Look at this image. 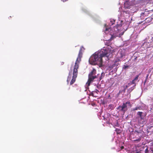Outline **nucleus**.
<instances>
[{
	"mask_svg": "<svg viewBox=\"0 0 153 153\" xmlns=\"http://www.w3.org/2000/svg\"><path fill=\"white\" fill-rule=\"evenodd\" d=\"M105 56V49L104 47L101 49L99 53H95L93 54L89 59V63L92 65H102V57Z\"/></svg>",
	"mask_w": 153,
	"mask_h": 153,
	"instance_id": "1",
	"label": "nucleus"
},
{
	"mask_svg": "<svg viewBox=\"0 0 153 153\" xmlns=\"http://www.w3.org/2000/svg\"><path fill=\"white\" fill-rule=\"evenodd\" d=\"M83 47H82L79 52L78 56L75 63L74 67V69L73 73V76L72 79L70 82V85H72L75 82L78 74V69L79 68V64L81 60V58L82 56V52Z\"/></svg>",
	"mask_w": 153,
	"mask_h": 153,
	"instance_id": "2",
	"label": "nucleus"
},
{
	"mask_svg": "<svg viewBox=\"0 0 153 153\" xmlns=\"http://www.w3.org/2000/svg\"><path fill=\"white\" fill-rule=\"evenodd\" d=\"M106 34L107 33L106 36H110V38H107V39L106 40L111 41L115 38V36L112 34V30H111V27L109 26H106Z\"/></svg>",
	"mask_w": 153,
	"mask_h": 153,
	"instance_id": "3",
	"label": "nucleus"
},
{
	"mask_svg": "<svg viewBox=\"0 0 153 153\" xmlns=\"http://www.w3.org/2000/svg\"><path fill=\"white\" fill-rule=\"evenodd\" d=\"M127 105H130V102L128 101L126 103H123L122 106H119L118 109L124 113L127 110Z\"/></svg>",
	"mask_w": 153,
	"mask_h": 153,
	"instance_id": "4",
	"label": "nucleus"
},
{
	"mask_svg": "<svg viewBox=\"0 0 153 153\" xmlns=\"http://www.w3.org/2000/svg\"><path fill=\"white\" fill-rule=\"evenodd\" d=\"M108 47H107L106 48V57L110 58L112 56V51L111 48H109L108 45Z\"/></svg>",
	"mask_w": 153,
	"mask_h": 153,
	"instance_id": "5",
	"label": "nucleus"
},
{
	"mask_svg": "<svg viewBox=\"0 0 153 153\" xmlns=\"http://www.w3.org/2000/svg\"><path fill=\"white\" fill-rule=\"evenodd\" d=\"M96 76H88V79L87 82L86 84L88 86H89L90 85L91 83L92 82L94 79L96 78Z\"/></svg>",
	"mask_w": 153,
	"mask_h": 153,
	"instance_id": "6",
	"label": "nucleus"
},
{
	"mask_svg": "<svg viewBox=\"0 0 153 153\" xmlns=\"http://www.w3.org/2000/svg\"><path fill=\"white\" fill-rule=\"evenodd\" d=\"M99 91L97 89H95V90L92 91L90 93V95L94 97H98V93Z\"/></svg>",
	"mask_w": 153,
	"mask_h": 153,
	"instance_id": "7",
	"label": "nucleus"
},
{
	"mask_svg": "<svg viewBox=\"0 0 153 153\" xmlns=\"http://www.w3.org/2000/svg\"><path fill=\"white\" fill-rule=\"evenodd\" d=\"M143 113L142 112L138 111L137 113V114L139 115L140 118V120H144V117L146 116V114L143 115Z\"/></svg>",
	"mask_w": 153,
	"mask_h": 153,
	"instance_id": "8",
	"label": "nucleus"
},
{
	"mask_svg": "<svg viewBox=\"0 0 153 153\" xmlns=\"http://www.w3.org/2000/svg\"><path fill=\"white\" fill-rule=\"evenodd\" d=\"M96 70L93 68L92 71L90 72V73L89 74V76H94L93 75H95L96 73Z\"/></svg>",
	"mask_w": 153,
	"mask_h": 153,
	"instance_id": "9",
	"label": "nucleus"
},
{
	"mask_svg": "<svg viewBox=\"0 0 153 153\" xmlns=\"http://www.w3.org/2000/svg\"><path fill=\"white\" fill-rule=\"evenodd\" d=\"M115 20L113 19H110V23H109V24L110 25H112L114 24L115 23Z\"/></svg>",
	"mask_w": 153,
	"mask_h": 153,
	"instance_id": "10",
	"label": "nucleus"
},
{
	"mask_svg": "<svg viewBox=\"0 0 153 153\" xmlns=\"http://www.w3.org/2000/svg\"><path fill=\"white\" fill-rule=\"evenodd\" d=\"M71 78V75H69V76H68L67 79V84H68L69 83V82L70 81Z\"/></svg>",
	"mask_w": 153,
	"mask_h": 153,
	"instance_id": "11",
	"label": "nucleus"
},
{
	"mask_svg": "<svg viewBox=\"0 0 153 153\" xmlns=\"http://www.w3.org/2000/svg\"><path fill=\"white\" fill-rule=\"evenodd\" d=\"M100 116L101 119L105 120V118L104 115H103L102 114V112L100 114Z\"/></svg>",
	"mask_w": 153,
	"mask_h": 153,
	"instance_id": "12",
	"label": "nucleus"
},
{
	"mask_svg": "<svg viewBox=\"0 0 153 153\" xmlns=\"http://www.w3.org/2000/svg\"><path fill=\"white\" fill-rule=\"evenodd\" d=\"M115 131L117 134H120L121 132V130L120 129L117 128L115 129Z\"/></svg>",
	"mask_w": 153,
	"mask_h": 153,
	"instance_id": "13",
	"label": "nucleus"
},
{
	"mask_svg": "<svg viewBox=\"0 0 153 153\" xmlns=\"http://www.w3.org/2000/svg\"><path fill=\"white\" fill-rule=\"evenodd\" d=\"M105 73L102 72L101 73V76H100V80H101V79L104 78V76H105Z\"/></svg>",
	"mask_w": 153,
	"mask_h": 153,
	"instance_id": "14",
	"label": "nucleus"
},
{
	"mask_svg": "<svg viewBox=\"0 0 153 153\" xmlns=\"http://www.w3.org/2000/svg\"><path fill=\"white\" fill-rule=\"evenodd\" d=\"M101 104L102 105H103L104 106V107L105 106V101H104V100H103V101H102V100H101Z\"/></svg>",
	"mask_w": 153,
	"mask_h": 153,
	"instance_id": "15",
	"label": "nucleus"
},
{
	"mask_svg": "<svg viewBox=\"0 0 153 153\" xmlns=\"http://www.w3.org/2000/svg\"><path fill=\"white\" fill-rule=\"evenodd\" d=\"M140 107H136L133 109V111H134L137 110H140Z\"/></svg>",
	"mask_w": 153,
	"mask_h": 153,
	"instance_id": "16",
	"label": "nucleus"
},
{
	"mask_svg": "<svg viewBox=\"0 0 153 153\" xmlns=\"http://www.w3.org/2000/svg\"><path fill=\"white\" fill-rule=\"evenodd\" d=\"M139 76V75H137L133 80L135 81H136L138 79Z\"/></svg>",
	"mask_w": 153,
	"mask_h": 153,
	"instance_id": "17",
	"label": "nucleus"
},
{
	"mask_svg": "<svg viewBox=\"0 0 153 153\" xmlns=\"http://www.w3.org/2000/svg\"><path fill=\"white\" fill-rule=\"evenodd\" d=\"M129 67V66L128 65H124L123 68L124 69H126L128 68Z\"/></svg>",
	"mask_w": 153,
	"mask_h": 153,
	"instance_id": "18",
	"label": "nucleus"
},
{
	"mask_svg": "<svg viewBox=\"0 0 153 153\" xmlns=\"http://www.w3.org/2000/svg\"><path fill=\"white\" fill-rule=\"evenodd\" d=\"M141 140V138L140 137L137 139L134 140V141L139 142Z\"/></svg>",
	"mask_w": 153,
	"mask_h": 153,
	"instance_id": "19",
	"label": "nucleus"
},
{
	"mask_svg": "<svg viewBox=\"0 0 153 153\" xmlns=\"http://www.w3.org/2000/svg\"><path fill=\"white\" fill-rule=\"evenodd\" d=\"M149 153V151L148 149V148H147L145 150V153Z\"/></svg>",
	"mask_w": 153,
	"mask_h": 153,
	"instance_id": "20",
	"label": "nucleus"
},
{
	"mask_svg": "<svg viewBox=\"0 0 153 153\" xmlns=\"http://www.w3.org/2000/svg\"><path fill=\"white\" fill-rule=\"evenodd\" d=\"M135 81H134V80H132V81L131 82V84H134L135 83Z\"/></svg>",
	"mask_w": 153,
	"mask_h": 153,
	"instance_id": "21",
	"label": "nucleus"
},
{
	"mask_svg": "<svg viewBox=\"0 0 153 153\" xmlns=\"http://www.w3.org/2000/svg\"><path fill=\"white\" fill-rule=\"evenodd\" d=\"M109 107L110 109H112L113 108V106L112 105H109Z\"/></svg>",
	"mask_w": 153,
	"mask_h": 153,
	"instance_id": "22",
	"label": "nucleus"
},
{
	"mask_svg": "<svg viewBox=\"0 0 153 153\" xmlns=\"http://www.w3.org/2000/svg\"><path fill=\"white\" fill-rule=\"evenodd\" d=\"M144 147H141L139 151H140L141 152L142 151H143V150L144 149Z\"/></svg>",
	"mask_w": 153,
	"mask_h": 153,
	"instance_id": "23",
	"label": "nucleus"
},
{
	"mask_svg": "<svg viewBox=\"0 0 153 153\" xmlns=\"http://www.w3.org/2000/svg\"><path fill=\"white\" fill-rule=\"evenodd\" d=\"M135 153H142L140 151H138L137 150H136V152Z\"/></svg>",
	"mask_w": 153,
	"mask_h": 153,
	"instance_id": "24",
	"label": "nucleus"
},
{
	"mask_svg": "<svg viewBox=\"0 0 153 153\" xmlns=\"http://www.w3.org/2000/svg\"><path fill=\"white\" fill-rule=\"evenodd\" d=\"M63 2H65L66 1H67L68 0H61Z\"/></svg>",
	"mask_w": 153,
	"mask_h": 153,
	"instance_id": "25",
	"label": "nucleus"
},
{
	"mask_svg": "<svg viewBox=\"0 0 153 153\" xmlns=\"http://www.w3.org/2000/svg\"><path fill=\"white\" fill-rule=\"evenodd\" d=\"M124 147L123 146H122L121 147V149H122L124 148Z\"/></svg>",
	"mask_w": 153,
	"mask_h": 153,
	"instance_id": "26",
	"label": "nucleus"
},
{
	"mask_svg": "<svg viewBox=\"0 0 153 153\" xmlns=\"http://www.w3.org/2000/svg\"><path fill=\"white\" fill-rule=\"evenodd\" d=\"M108 98L110 99H111V97L110 95H109V96H108Z\"/></svg>",
	"mask_w": 153,
	"mask_h": 153,
	"instance_id": "27",
	"label": "nucleus"
},
{
	"mask_svg": "<svg viewBox=\"0 0 153 153\" xmlns=\"http://www.w3.org/2000/svg\"><path fill=\"white\" fill-rule=\"evenodd\" d=\"M148 76H149V75H148L147 76H146V79H147V78H148Z\"/></svg>",
	"mask_w": 153,
	"mask_h": 153,
	"instance_id": "28",
	"label": "nucleus"
},
{
	"mask_svg": "<svg viewBox=\"0 0 153 153\" xmlns=\"http://www.w3.org/2000/svg\"><path fill=\"white\" fill-rule=\"evenodd\" d=\"M146 80H145V82H146Z\"/></svg>",
	"mask_w": 153,
	"mask_h": 153,
	"instance_id": "29",
	"label": "nucleus"
}]
</instances>
